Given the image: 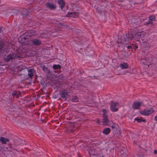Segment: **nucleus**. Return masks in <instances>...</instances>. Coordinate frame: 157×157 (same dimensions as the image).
<instances>
[{"mask_svg":"<svg viewBox=\"0 0 157 157\" xmlns=\"http://www.w3.org/2000/svg\"><path fill=\"white\" fill-rule=\"evenodd\" d=\"M141 104L142 103L140 102H135L133 105V108L135 109H139Z\"/></svg>","mask_w":157,"mask_h":157,"instance_id":"obj_7","label":"nucleus"},{"mask_svg":"<svg viewBox=\"0 0 157 157\" xmlns=\"http://www.w3.org/2000/svg\"><path fill=\"white\" fill-rule=\"evenodd\" d=\"M154 111L152 108L149 109H145L140 112V113L143 115L147 116L151 114Z\"/></svg>","mask_w":157,"mask_h":157,"instance_id":"obj_3","label":"nucleus"},{"mask_svg":"<svg viewBox=\"0 0 157 157\" xmlns=\"http://www.w3.org/2000/svg\"><path fill=\"white\" fill-rule=\"evenodd\" d=\"M135 120H136L138 122H140L142 121H143L144 122H145V120H142V119H135Z\"/></svg>","mask_w":157,"mask_h":157,"instance_id":"obj_21","label":"nucleus"},{"mask_svg":"<svg viewBox=\"0 0 157 157\" xmlns=\"http://www.w3.org/2000/svg\"><path fill=\"white\" fill-rule=\"evenodd\" d=\"M59 94L62 98L66 99L69 97V95L67 90H63L60 92Z\"/></svg>","mask_w":157,"mask_h":157,"instance_id":"obj_4","label":"nucleus"},{"mask_svg":"<svg viewBox=\"0 0 157 157\" xmlns=\"http://www.w3.org/2000/svg\"><path fill=\"white\" fill-rule=\"evenodd\" d=\"M103 121L102 123L104 125H106L108 124V119L106 116H103Z\"/></svg>","mask_w":157,"mask_h":157,"instance_id":"obj_12","label":"nucleus"},{"mask_svg":"<svg viewBox=\"0 0 157 157\" xmlns=\"http://www.w3.org/2000/svg\"><path fill=\"white\" fill-rule=\"evenodd\" d=\"M146 67L147 68H148V66L147 65H146Z\"/></svg>","mask_w":157,"mask_h":157,"instance_id":"obj_30","label":"nucleus"},{"mask_svg":"<svg viewBox=\"0 0 157 157\" xmlns=\"http://www.w3.org/2000/svg\"><path fill=\"white\" fill-rule=\"evenodd\" d=\"M19 58V56L17 55L15 53H12V54L8 55V56L5 58V60L7 62H9L10 60L13 59H15Z\"/></svg>","mask_w":157,"mask_h":157,"instance_id":"obj_5","label":"nucleus"},{"mask_svg":"<svg viewBox=\"0 0 157 157\" xmlns=\"http://www.w3.org/2000/svg\"><path fill=\"white\" fill-rule=\"evenodd\" d=\"M135 47L136 48H138L137 46H136Z\"/></svg>","mask_w":157,"mask_h":157,"instance_id":"obj_31","label":"nucleus"},{"mask_svg":"<svg viewBox=\"0 0 157 157\" xmlns=\"http://www.w3.org/2000/svg\"><path fill=\"white\" fill-rule=\"evenodd\" d=\"M154 152L155 154H157V150H154Z\"/></svg>","mask_w":157,"mask_h":157,"instance_id":"obj_28","label":"nucleus"},{"mask_svg":"<svg viewBox=\"0 0 157 157\" xmlns=\"http://www.w3.org/2000/svg\"><path fill=\"white\" fill-rule=\"evenodd\" d=\"M58 3L60 6L61 9H62L65 6L64 2L63 0H59L58 1Z\"/></svg>","mask_w":157,"mask_h":157,"instance_id":"obj_11","label":"nucleus"},{"mask_svg":"<svg viewBox=\"0 0 157 157\" xmlns=\"http://www.w3.org/2000/svg\"><path fill=\"white\" fill-rule=\"evenodd\" d=\"M145 34L144 31L138 32L132 34V39L135 40H137L142 36H144Z\"/></svg>","mask_w":157,"mask_h":157,"instance_id":"obj_1","label":"nucleus"},{"mask_svg":"<svg viewBox=\"0 0 157 157\" xmlns=\"http://www.w3.org/2000/svg\"><path fill=\"white\" fill-rule=\"evenodd\" d=\"M79 15V13L77 12H68L67 14V16L68 17H78Z\"/></svg>","mask_w":157,"mask_h":157,"instance_id":"obj_6","label":"nucleus"},{"mask_svg":"<svg viewBox=\"0 0 157 157\" xmlns=\"http://www.w3.org/2000/svg\"><path fill=\"white\" fill-rule=\"evenodd\" d=\"M110 131V129L109 128H105L103 131L104 134L105 135L108 134Z\"/></svg>","mask_w":157,"mask_h":157,"instance_id":"obj_14","label":"nucleus"},{"mask_svg":"<svg viewBox=\"0 0 157 157\" xmlns=\"http://www.w3.org/2000/svg\"><path fill=\"white\" fill-rule=\"evenodd\" d=\"M127 48H128V49H130V48H131V47L130 46H128V47H127Z\"/></svg>","mask_w":157,"mask_h":157,"instance_id":"obj_26","label":"nucleus"},{"mask_svg":"<svg viewBox=\"0 0 157 157\" xmlns=\"http://www.w3.org/2000/svg\"><path fill=\"white\" fill-rule=\"evenodd\" d=\"M33 75V70L30 69L28 70V75L30 77H32Z\"/></svg>","mask_w":157,"mask_h":157,"instance_id":"obj_15","label":"nucleus"},{"mask_svg":"<svg viewBox=\"0 0 157 157\" xmlns=\"http://www.w3.org/2000/svg\"><path fill=\"white\" fill-rule=\"evenodd\" d=\"M12 94L13 96L17 95V97L19 96L20 95L19 92H17L15 91H14L13 93Z\"/></svg>","mask_w":157,"mask_h":157,"instance_id":"obj_18","label":"nucleus"},{"mask_svg":"<svg viewBox=\"0 0 157 157\" xmlns=\"http://www.w3.org/2000/svg\"><path fill=\"white\" fill-rule=\"evenodd\" d=\"M43 69L44 71L46 73H49L50 72V70L48 68L46 67L45 66H43Z\"/></svg>","mask_w":157,"mask_h":157,"instance_id":"obj_16","label":"nucleus"},{"mask_svg":"<svg viewBox=\"0 0 157 157\" xmlns=\"http://www.w3.org/2000/svg\"><path fill=\"white\" fill-rule=\"evenodd\" d=\"M120 67L122 69H124L128 68V65L127 63L123 62L120 64Z\"/></svg>","mask_w":157,"mask_h":157,"instance_id":"obj_8","label":"nucleus"},{"mask_svg":"<svg viewBox=\"0 0 157 157\" xmlns=\"http://www.w3.org/2000/svg\"><path fill=\"white\" fill-rule=\"evenodd\" d=\"M33 44L35 45H38L41 44V42L39 40L34 39L32 41Z\"/></svg>","mask_w":157,"mask_h":157,"instance_id":"obj_10","label":"nucleus"},{"mask_svg":"<svg viewBox=\"0 0 157 157\" xmlns=\"http://www.w3.org/2000/svg\"><path fill=\"white\" fill-rule=\"evenodd\" d=\"M149 20L150 21H152L155 20V17L154 16H150L149 18Z\"/></svg>","mask_w":157,"mask_h":157,"instance_id":"obj_20","label":"nucleus"},{"mask_svg":"<svg viewBox=\"0 0 157 157\" xmlns=\"http://www.w3.org/2000/svg\"><path fill=\"white\" fill-rule=\"evenodd\" d=\"M0 142L2 144H6L7 142H8L9 141V139L5 138L3 137H2L0 138Z\"/></svg>","mask_w":157,"mask_h":157,"instance_id":"obj_9","label":"nucleus"},{"mask_svg":"<svg viewBox=\"0 0 157 157\" xmlns=\"http://www.w3.org/2000/svg\"><path fill=\"white\" fill-rule=\"evenodd\" d=\"M2 43L0 42V51L2 49Z\"/></svg>","mask_w":157,"mask_h":157,"instance_id":"obj_23","label":"nucleus"},{"mask_svg":"<svg viewBox=\"0 0 157 157\" xmlns=\"http://www.w3.org/2000/svg\"><path fill=\"white\" fill-rule=\"evenodd\" d=\"M1 32H2V30L1 29V28H0V33H1Z\"/></svg>","mask_w":157,"mask_h":157,"instance_id":"obj_32","label":"nucleus"},{"mask_svg":"<svg viewBox=\"0 0 157 157\" xmlns=\"http://www.w3.org/2000/svg\"><path fill=\"white\" fill-rule=\"evenodd\" d=\"M78 98L76 96H73L72 99V101L73 102H77L78 101Z\"/></svg>","mask_w":157,"mask_h":157,"instance_id":"obj_17","label":"nucleus"},{"mask_svg":"<svg viewBox=\"0 0 157 157\" xmlns=\"http://www.w3.org/2000/svg\"><path fill=\"white\" fill-rule=\"evenodd\" d=\"M119 107V105L118 103L112 102L110 106V109L112 112H115L117 111Z\"/></svg>","mask_w":157,"mask_h":157,"instance_id":"obj_2","label":"nucleus"},{"mask_svg":"<svg viewBox=\"0 0 157 157\" xmlns=\"http://www.w3.org/2000/svg\"><path fill=\"white\" fill-rule=\"evenodd\" d=\"M97 122L98 124H100V121H99V120H98Z\"/></svg>","mask_w":157,"mask_h":157,"instance_id":"obj_29","label":"nucleus"},{"mask_svg":"<svg viewBox=\"0 0 157 157\" xmlns=\"http://www.w3.org/2000/svg\"><path fill=\"white\" fill-rule=\"evenodd\" d=\"M47 6L51 9H54L56 8V6L53 4L51 3H48L46 4Z\"/></svg>","mask_w":157,"mask_h":157,"instance_id":"obj_13","label":"nucleus"},{"mask_svg":"<svg viewBox=\"0 0 157 157\" xmlns=\"http://www.w3.org/2000/svg\"><path fill=\"white\" fill-rule=\"evenodd\" d=\"M155 120L157 121V116H155Z\"/></svg>","mask_w":157,"mask_h":157,"instance_id":"obj_27","label":"nucleus"},{"mask_svg":"<svg viewBox=\"0 0 157 157\" xmlns=\"http://www.w3.org/2000/svg\"><path fill=\"white\" fill-rule=\"evenodd\" d=\"M53 68L54 69H55L57 68H60V66L59 65L54 64L53 65Z\"/></svg>","mask_w":157,"mask_h":157,"instance_id":"obj_19","label":"nucleus"},{"mask_svg":"<svg viewBox=\"0 0 157 157\" xmlns=\"http://www.w3.org/2000/svg\"><path fill=\"white\" fill-rule=\"evenodd\" d=\"M126 41V40L125 39L124 40V41L123 40L121 42V44H124V42H125Z\"/></svg>","mask_w":157,"mask_h":157,"instance_id":"obj_24","label":"nucleus"},{"mask_svg":"<svg viewBox=\"0 0 157 157\" xmlns=\"http://www.w3.org/2000/svg\"><path fill=\"white\" fill-rule=\"evenodd\" d=\"M89 152V153L91 155H94V154L93 153H91V152L90 151Z\"/></svg>","mask_w":157,"mask_h":157,"instance_id":"obj_25","label":"nucleus"},{"mask_svg":"<svg viewBox=\"0 0 157 157\" xmlns=\"http://www.w3.org/2000/svg\"><path fill=\"white\" fill-rule=\"evenodd\" d=\"M102 111L103 112V116H106V115H105V114L106 113V110L105 109H103Z\"/></svg>","mask_w":157,"mask_h":157,"instance_id":"obj_22","label":"nucleus"}]
</instances>
